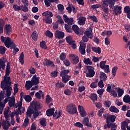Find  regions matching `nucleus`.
I'll list each match as a JSON object with an SVG mask.
<instances>
[{
  "label": "nucleus",
  "mask_w": 130,
  "mask_h": 130,
  "mask_svg": "<svg viewBox=\"0 0 130 130\" xmlns=\"http://www.w3.org/2000/svg\"><path fill=\"white\" fill-rule=\"evenodd\" d=\"M83 61L85 64H89L90 66H92V64H93V62L92 61H91V60H90V58H85Z\"/></svg>",
  "instance_id": "38"
},
{
  "label": "nucleus",
  "mask_w": 130,
  "mask_h": 130,
  "mask_svg": "<svg viewBox=\"0 0 130 130\" xmlns=\"http://www.w3.org/2000/svg\"><path fill=\"white\" fill-rule=\"evenodd\" d=\"M66 40L67 43H68V44H69V45H72V44H73V43H75V41L72 40V36H69L66 37Z\"/></svg>",
  "instance_id": "32"
},
{
  "label": "nucleus",
  "mask_w": 130,
  "mask_h": 130,
  "mask_svg": "<svg viewBox=\"0 0 130 130\" xmlns=\"http://www.w3.org/2000/svg\"><path fill=\"white\" fill-rule=\"evenodd\" d=\"M21 108H18V109H16V111L14 112L16 115L19 116V114H22V112L21 111Z\"/></svg>",
  "instance_id": "62"
},
{
  "label": "nucleus",
  "mask_w": 130,
  "mask_h": 130,
  "mask_svg": "<svg viewBox=\"0 0 130 130\" xmlns=\"http://www.w3.org/2000/svg\"><path fill=\"white\" fill-rule=\"evenodd\" d=\"M74 126H76L77 127H80L81 128H83L84 127V125L80 122H77L74 124Z\"/></svg>",
  "instance_id": "54"
},
{
  "label": "nucleus",
  "mask_w": 130,
  "mask_h": 130,
  "mask_svg": "<svg viewBox=\"0 0 130 130\" xmlns=\"http://www.w3.org/2000/svg\"><path fill=\"white\" fill-rule=\"evenodd\" d=\"M78 110L80 112V114L81 117H85L86 115H87V112L85 111V109L84 107L81 105L78 106Z\"/></svg>",
  "instance_id": "14"
},
{
  "label": "nucleus",
  "mask_w": 130,
  "mask_h": 130,
  "mask_svg": "<svg viewBox=\"0 0 130 130\" xmlns=\"http://www.w3.org/2000/svg\"><path fill=\"white\" fill-rule=\"evenodd\" d=\"M6 47L4 46H0V54H5L6 53Z\"/></svg>",
  "instance_id": "47"
},
{
  "label": "nucleus",
  "mask_w": 130,
  "mask_h": 130,
  "mask_svg": "<svg viewBox=\"0 0 130 130\" xmlns=\"http://www.w3.org/2000/svg\"><path fill=\"white\" fill-rule=\"evenodd\" d=\"M100 78L101 80L105 82L106 80H107V75H106V74L104 73V72H101Z\"/></svg>",
  "instance_id": "28"
},
{
  "label": "nucleus",
  "mask_w": 130,
  "mask_h": 130,
  "mask_svg": "<svg viewBox=\"0 0 130 130\" xmlns=\"http://www.w3.org/2000/svg\"><path fill=\"white\" fill-rule=\"evenodd\" d=\"M13 8L16 12H19V11H21V6H19L17 4L13 5Z\"/></svg>",
  "instance_id": "46"
},
{
  "label": "nucleus",
  "mask_w": 130,
  "mask_h": 130,
  "mask_svg": "<svg viewBox=\"0 0 130 130\" xmlns=\"http://www.w3.org/2000/svg\"><path fill=\"white\" fill-rule=\"evenodd\" d=\"M31 38L34 41H37V39H38V34H37V31L35 30L32 32Z\"/></svg>",
  "instance_id": "31"
},
{
  "label": "nucleus",
  "mask_w": 130,
  "mask_h": 130,
  "mask_svg": "<svg viewBox=\"0 0 130 130\" xmlns=\"http://www.w3.org/2000/svg\"><path fill=\"white\" fill-rule=\"evenodd\" d=\"M84 35H86L88 38L90 39H93V31H92V28L89 27L87 28L86 30L84 32Z\"/></svg>",
  "instance_id": "10"
},
{
  "label": "nucleus",
  "mask_w": 130,
  "mask_h": 130,
  "mask_svg": "<svg viewBox=\"0 0 130 130\" xmlns=\"http://www.w3.org/2000/svg\"><path fill=\"white\" fill-rule=\"evenodd\" d=\"M82 123L85 126L88 125V124L89 123V117H86L84 118L82 120Z\"/></svg>",
  "instance_id": "51"
},
{
  "label": "nucleus",
  "mask_w": 130,
  "mask_h": 130,
  "mask_svg": "<svg viewBox=\"0 0 130 130\" xmlns=\"http://www.w3.org/2000/svg\"><path fill=\"white\" fill-rule=\"evenodd\" d=\"M12 85L11 77L4 76L3 80L1 81V87L2 89H7Z\"/></svg>",
  "instance_id": "1"
},
{
  "label": "nucleus",
  "mask_w": 130,
  "mask_h": 130,
  "mask_svg": "<svg viewBox=\"0 0 130 130\" xmlns=\"http://www.w3.org/2000/svg\"><path fill=\"white\" fill-rule=\"evenodd\" d=\"M117 70H118V68H117V67L116 66H115L112 68V75L113 77H115V75H116V72H117Z\"/></svg>",
  "instance_id": "44"
},
{
  "label": "nucleus",
  "mask_w": 130,
  "mask_h": 130,
  "mask_svg": "<svg viewBox=\"0 0 130 130\" xmlns=\"http://www.w3.org/2000/svg\"><path fill=\"white\" fill-rule=\"evenodd\" d=\"M63 62L66 67H70V66H71V62H70V60H69L68 59L64 60Z\"/></svg>",
  "instance_id": "57"
},
{
  "label": "nucleus",
  "mask_w": 130,
  "mask_h": 130,
  "mask_svg": "<svg viewBox=\"0 0 130 130\" xmlns=\"http://www.w3.org/2000/svg\"><path fill=\"white\" fill-rule=\"evenodd\" d=\"M42 15L44 16V17H45V18H52V17H53V14H52V12L49 11L43 12L42 13Z\"/></svg>",
  "instance_id": "21"
},
{
  "label": "nucleus",
  "mask_w": 130,
  "mask_h": 130,
  "mask_svg": "<svg viewBox=\"0 0 130 130\" xmlns=\"http://www.w3.org/2000/svg\"><path fill=\"white\" fill-rule=\"evenodd\" d=\"M104 106L105 107H110V106L111 105V102L110 101H105L104 103Z\"/></svg>",
  "instance_id": "56"
},
{
  "label": "nucleus",
  "mask_w": 130,
  "mask_h": 130,
  "mask_svg": "<svg viewBox=\"0 0 130 130\" xmlns=\"http://www.w3.org/2000/svg\"><path fill=\"white\" fill-rule=\"evenodd\" d=\"M106 62H107V61H106V60L102 61L100 62V67L101 69L103 70V69H104V68H105V66H107V65H106Z\"/></svg>",
  "instance_id": "49"
},
{
  "label": "nucleus",
  "mask_w": 130,
  "mask_h": 130,
  "mask_svg": "<svg viewBox=\"0 0 130 130\" xmlns=\"http://www.w3.org/2000/svg\"><path fill=\"white\" fill-rule=\"evenodd\" d=\"M124 12L126 14V16L130 15V7L129 6H126L124 8Z\"/></svg>",
  "instance_id": "36"
},
{
  "label": "nucleus",
  "mask_w": 130,
  "mask_h": 130,
  "mask_svg": "<svg viewBox=\"0 0 130 130\" xmlns=\"http://www.w3.org/2000/svg\"><path fill=\"white\" fill-rule=\"evenodd\" d=\"M5 29L6 31V34H9L10 32H12V26L11 24H6L5 25Z\"/></svg>",
  "instance_id": "24"
},
{
  "label": "nucleus",
  "mask_w": 130,
  "mask_h": 130,
  "mask_svg": "<svg viewBox=\"0 0 130 130\" xmlns=\"http://www.w3.org/2000/svg\"><path fill=\"white\" fill-rule=\"evenodd\" d=\"M113 9V12H114L113 13V15H115V16H118V15H120L121 13H122V11H121V6H119L118 5L114 6L112 8H111Z\"/></svg>",
  "instance_id": "6"
},
{
  "label": "nucleus",
  "mask_w": 130,
  "mask_h": 130,
  "mask_svg": "<svg viewBox=\"0 0 130 130\" xmlns=\"http://www.w3.org/2000/svg\"><path fill=\"white\" fill-rule=\"evenodd\" d=\"M86 70L88 71L87 73L86 74V77L87 78H93L95 76V71H94V68L92 66H87Z\"/></svg>",
  "instance_id": "5"
},
{
  "label": "nucleus",
  "mask_w": 130,
  "mask_h": 130,
  "mask_svg": "<svg viewBox=\"0 0 130 130\" xmlns=\"http://www.w3.org/2000/svg\"><path fill=\"white\" fill-rule=\"evenodd\" d=\"M67 58V55L66 53L62 52L61 54L59 55V58L60 60H65L66 58Z\"/></svg>",
  "instance_id": "48"
},
{
  "label": "nucleus",
  "mask_w": 130,
  "mask_h": 130,
  "mask_svg": "<svg viewBox=\"0 0 130 130\" xmlns=\"http://www.w3.org/2000/svg\"><path fill=\"white\" fill-rule=\"evenodd\" d=\"M23 98L24 100H25L26 102H27L28 103L32 101V98L29 95L23 96Z\"/></svg>",
  "instance_id": "39"
},
{
  "label": "nucleus",
  "mask_w": 130,
  "mask_h": 130,
  "mask_svg": "<svg viewBox=\"0 0 130 130\" xmlns=\"http://www.w3.org/2000/svg\"><path fill=\"white\" fill-rule=\"evenodd\" d=\"M40 113H41V112L40 111H38V110H34V113L32 114H33V117L34 118H37V117H38V116H39V114H40Z\"/></svg>",
  "instance_id": "37"
},
{
  "label": "nucleus",
  "mask_w": 130,
  "mask_h": 130,
  "mask_svg": "<svg viewBox=\"0 0 130 130\" xmlns=\"http://www.w3.org/2000/svg\"><path fill=\"white\" fill-rule=\"evenodd\" d=\"M79 50L81 54L85 55V54L86 53V44L84 43H80V47Z\"/></svg>",
  "instance_id": "11"
},
{
  "label": "nucleus",
  "mask_w": 130,
  "mask_h": 130,
  "mask_svg": "<svg viewBox=\"0 0 130 130\" xmlns=\"http://www.w3.org/2000/svg\"><path fill=\"white\" fill-rule=\"evenodd\" d=\"M34 113V110L31 108H28L27 111L26 112V115L28 117H32V114Z\"/></svg>",
  "instance_id": "30"
},
{
  "label": "nucleus",
  "mask_w": 130,
  "mask_h": 130,
  "mask_svg": "<svg viewBox=\"0 0 130 130\" xmlns=\"http://www.w3.org/2000/svg\"><path fill=\"white\" fill-rule=\"evenodd\" d=\"M101 7L104 12L102 14V16L104 17L105 20L107 21V17H108V13H109V9L108 8V6H107V5L102 4Z\"/></svg>",
  "instance_id": "4"
},
{
  "label": "nucleus",
  "mask_w": 130,
  "mask_h": 130,
  "mask_svg": "<svg viewBox=\"0 0 130 130\" xmlns=\"http://www.w3.org/2000/svg\"><path fill=\"white\" fill-rule=\"evenodd\" d=\"M56 18L58 19L57 22L59 23V24H63V23H64V22H63V20H62V18H61V16L57 15Z\"/></svg>",
  "instance_id": "53"
},
{
  "label": "nucleus",
  "mask_w": 130,
  "mask_h": 130,
  "mask_svg": "<svg viewBox=\"0 0 130 130\" xmlns=\"http://www.w3.org/2000/svg\"><path fill=\"white\" fill-rule=\"evenodd\" d=\"M10 74H11V62H8L6 65V70L5 76L9 77Z\"/></svg>",
  "instance_id": "17"
},
{
  "label": "nucleus",
  "mask_w": 130,
  "mask_h": 130,
  "mask_svg": "<svg viewBox=\"0 0 130 130\" xmlns=\"http://www.w3.org/2000/svg\"><path fill=\"white\" fill-rule=\"evenodd\" d=\"M40 46L41 48H45V49H47V46H46V43L45 42V41L43 40L40 43Z\"/></svg>",
  "instance_id": "43"
},
{
  "label": "nucleus",
  "mask_w": 130,
  "mask_h": 130,
  "mask_svg": "<svg viewBox=\"0 0 130 130\" xmlns=\"http://www.w3.org/2000/svg\"><path fill=\"white\" fill-rule=\"evenodd\" d=\"M52 24L53 30H57L58 29V24H57V22H53Z\"/></svg>",
  "instance_id": "60"
},
{
  "label": "nucleus",
  "mask_w": 130,
  "mask_h": 130,
  "mask_svg": "<svg viewBox=\"0 0 130 130\" xmlns=\"http://www.w3.org/2000/svg\"><path fill=\"white\" fill-rule=\"evenodd\" d=\"M88 98H90L92 101H97L98 96L96 93H91Z\"/></svg>",
  "instance_id": "34"
},
{
  "label": "nucleus",
  "mask_w": 130,
  "mask_h": 130,
  "mask_svg": "<svg viewBox=\"0 0 130 130\" xmlns=\"http://www.w3.org/2000/svg\"><path fill=\"white\" fill-rule=\"evenodd\" d=\"M57 74H58V72L56 70L51 73V76L53 77V78H56L57 77Z\"/></svg>",
  "instance_id": "59"
},
{
  "label": "nucleus",
  "mask_w": 130,
  "mask_h": 130,
  "mask_svg": "<svg viewBox=\"0 0 130 130\" xmlns=\"http://www.w3.org/2000/svg\"><path fill=\"white\" fill-rule=\"evenodd\" d=\"M77 18L78 19V24L80 26H84L86 24V17L81 16V14H78L77 16Z\"/></svg>",
  "instance_id": "7"
},
{
  "label": "nucleus",
  "mask_w": 130,
  "mask_h": 130,
  "mask_svg": "<svg viewBox=\"0 0 130 130\" xmlns=\"http://www.w3.org/2000/svg\"><path fill=\"white\" fill-rule=\"evenodd\" d=\"M24 5L21 6L20 11H22V12H24L25 13L27 12H29V8H28V6H29V4L27 5V3H23Z\"/></svg>",
  "instance_id": "19"
},
{
  "label": "nucleus",
  "mask_w": 130,
  "mask_h": 130,
  "mask_svg": "<svg viewBox=\"0 0 130 130\" xmlns=\"http://www.w3.org/2000/svg\"><path fill=\"white\" fill-rule=\"evenodd\" d=\"M4 117L6 119L9 117V109H7V110H5L4 111Z\"/></svg>",
  "instance_id": "61"
},
{
  "label": "nucleus",
  "mask_w": 130,
  "mask_h": 130,
  "mask_svg": "<svg viewBox=\"0 0 130 130\" xmlns=\"http://www.w3.org/2000/svg\"><path fill=\"white\" fill-rule=\"evenodd\" d=\"M123 102L125 103H129L130 104V96L128 94H126L123 98Z\"/></svg>",
  "instance_id": "33"
},
{
  "label": "nucleus",
  "mask_w": 130,
  "mask_h": 130,
  "mask_svg": "<svg viewBox=\"0 0 130 130\" xmlns=\"http://www.w3.org/2000/svg\"><path fill=\"white\" fill-rule=\"evenodd\" d=\"M109 110L111 112H114V113H118L119 112V110L114 106H111L109 108Z\"/></svg>",
  "instance_id": "27"
},
{
  "label": "nucleus",
  "mask_w": 130,
  "mask_h": 130,
  "mask_svg": "<svg viewBox=\"0 0 130 130\" xmlns=\"http://www.w3.org/2000/svg\"><path fill=\"white\" fill-rule=\"evenodd\" d=\"M44 66L45 67H51L52 68H54V67H55L54 63H53L52 61L49 59L46 60V62L44 63Z\"/></svg>",
  "instance_id": "18"
},
{
  "label": "nucleus",
  "mask_w": 130,
  "mask_h": 130,
  "mask_svg": "<svg viewBox=\"0 0 130 130\" xmlns=\"http://www.w3.org/2000/svg\"><path fill=\"white\" fill-rule=\"evenodd\" d=\"M91 49L93 52H95V53H98V54H100L101 53V48L98 47H92Z\"/></svg>",
  "instance_id": "29"
},
{
  "label": "nucleus",
  "mask_w": 130,
  "mask_h": 130,
  "mask_svg": "<svg viewBox=\"0 0 130 130\" xmlns=\"http://www.w3.org/2000/svg\"><path fill=\"white\" fill-rule=\"evenodd\" d=\"M71 78L70 76L67 75V76L62 77V82L64 84H67L69 81H70V78Z\"/></svg>",
  "instance_id": "35"
},
{
  "label": "nucleus",
  "mask_w": 130,
  "mask_h": 130,
  "mask_svg": "<svg viewBox=\"0 0 130 130\" xmlns=\"http://www.w3.org/2000/svg\"><path fill=\"white\" fill-rule=\"evenodd\" d=\"M116 118V116L114 115H109L108 117L107 118V120H106V124H109V123H111L112 122H114L115 121V119Z\"/></svg>",
  "instance_id": "9"
},
{
  "label": "nucleus",
  "mask_w": 130,
  "mask_h": 130,
  "mask_svg": "<svg viewBox=\"0 0 130 130\" xmlns=\"http://www.w3.org/2000/svg\"><path fill=\"white\" fill-rule=\"evenodd\" d=\"M55 109L54 108H51L50 109H48L46 111V115L47 116H52L53 115V113H54Z\"/></svg>",
  "instance_id": "22"
},
{
  "label": "nucleus",
  "mask_w": 130,
  "mask_h": 130,
  "mask_svg": "<svg viewBox=\"0 0 130 130\" xmlns=\"http://www.w3.org/2000/svg\"><path fill=\"white\" fill-rule=\"evenodd\" d=\"M69 57L71 58V60L73 64H77L79 63V57L75 54H71L69 55Z\"/></svg>",
  "instance_id": "8"
},
{
  "label": "nucleus",
  "mask_w": 130,
  "mask_h": 130,
  "mask_svg": "<svg viewBox=\"0 0 130 130\" xmlns=\"http://www.w3.org/2000/svg\"><path fill=\"white\" fill-rule=\"evenodd\" d=\"M104 129H107V128H115L117 127V124H116V123H110L107 125V124H106L104 126Z\"/></svg>",
  "instance_id": "16"
},
{
  "label": "nucleus",
  "mask_w": 130,
  "mask_h": 130,
  "mask_svg": "<svg viewBox=\"0 0 130 130\" xmlns=\"http://www.w3.org/2000/svg\"><path fill=\"white\" fill-rule=\"evenodd\" d=\"M64 93L65 95H67L68 96H70L71 94H72V92L69 89H67L64 91Z\"/></svg>",
  "instance_id": "64"
},
{
  "label": "nucleus",
  "mask_w": 130,
  "mask_h": 130,
  "mask_svg": "<svg viewBox=\"0 0 130 130\" xmlns=\"http://www.w3.org/2000/svg\"><path fill=\"white\" fill-rule=\"evenodd\" d=\"M5 45L7 48H10L11 49H13L14 51H15V52H19V49L18 48H17V46H16V44L11 41V38L10 37H7L6 40L5 42Z\"/></svg>",
  "instance_id": "2"
},
{
  "label": "nucleus",
  "mask_w": 130,
  "mask_h": 130,
  "mask_svg": "<svg viewBox=\"0 0 130 130\" xmlns=\"http://www.w3.org/2000/svg\"><path fill=\"white\" fill-rule=\"evenodd\" d=\"M34 106H35V108L34 110H38V109L40 110L42 108V106L41 105V104H40V102H34Z\"/></svg>",
  "instance_id": "23"
},
{
  "label": "nucleus",
  "mask_w": 130,
  "mask_h": 130,
  "mask_svg": "<svg viewBox=\"0 0 130 130\" xmlns=\"http://www.w3.org/2000/svg\"><path fill=\"white\" fill-rule=\"evenodd\" d=\"M39 80H40V77H37V75H36V74L34 75L31 80L32 83L34 84V86H36L38 85L39 83H40V82L39 81Z\"/></svg>",
  "instance_id": "13"
},
{
  "label": "nucleus",
  "mask_w": 130,
  "mask_h": 130,
  "mask_svg": "<svg viewBox=\"0 0 130 130\" xmlns=\"http://www.w3.org/2000/svg\"><path fill=\"white\" fill-rule=\"evenodd\" d=\"M19 61L21 64H24V53L21 52L19 56Z\"/></svg>",
  "instance_id": "41"
},
{
  "label": "nucleus",
  "mask_w": 130,
  "mask_h": 130,
  "mask_svg": "<svg viewBox=\"0 0 130 130\" xmlns=\"http://www.w3.org/2000/svg\"><path fill=\"white\" fill-rule=\"evenodd\" d=\"M8 105L10 107H14V105H15V99L11 100V101H9Z\"/></svg>",
  "instance_id": "55"
},
{
  "label": "nucleus",
  "mask_w": 130,
  "mask_h": 130,
  "mask_svg": "<svg viewBox=\"0 0 130 130\" xmlns=\"http://www.w3.org/2000/svg\"><path fill=\"white\" fill-rule=\"evenodd\" d=\"M6 62H7V59L3 56L0 58V69L5 70L6 68Z\"/></svg>",
  "instance_id": "15"
},
{
  "label": "nucleus",
  "mask_w": 130,
  "mask_h": 130,
  "mask_svg": "<svg viewBox=\"0 0 130 130\" xmlns=\"http://www.w3.org/2000/svg\"><path fill=\"white\" fill-rule=\"evenodd\" d=\"M117 93L118 97H121L123 95V93H124V90H123V89L118 88L117 89Z\"/></svg>",
  "instance_id": "45"
},
{
  "label": "nucleus",
  "mask_w": 130,
  "mask_h": 130,
  "mask_svg": "<svg viewBox=\"0 0 130 130\" xmlns=\"http://www.w3.org/2000/svg\"><path fill=\"white\" fill-rule=\"evenodd\" d=\"M4 90H6V92L5 95L7 96V97H9L10 98V96H11L12 92L10 89H9V87H7V88H3Z\"/></svg>",
  "instance_id": "50"
},
{
  "label": "nucleus",
  "mask_w": 130,
  "mask_h": 130,
  "mask_svg": "<svg viewBox=\"0 0 130 130\" xmlns=\"http://www.w3.org/2000/svg\"><path fill=\"white\" fill-rule=\"evenodd\" d=\"M98 86L100 88H104V83L103 80H100L98 83Z\"/></svg>",
  "instance_id": "63"
},
{
  "label": "nucleus",
  "mask_w": 130,
  "mask_h": 130,
  "mask_svg": "<svg viewBox=\"0 0 130 130\" xmlns=\"http://www.w3.org/2000/svg\"><path fill=\"white\" fill-rule=\"evenodd\" d=\"M70 71L69 70H63L60 72V77H67L69 74Z\"/></svg>",
  "instance_id": "25"
},
{
  "label": "nucleus",
  "mask_w": 130,
  "mask_h": 130,
  "mask_svg": "<svg viewBox=\"0 0 130 130\" xmlns=\"http://www.w3.org/2000/svg\"><path fill=\"white\" fill-rule=\"evenodd\" d=\"M72 30L75 32L77 35H79L80 34V31H79V26H78L76 24H74L72 27Z\"/></svg>",
  "instance_id": "26"
},
{
  "label": "nucleus",
  "mask_w": 130,
  "mask_h": 130,
  "mask_svg": "<svg viewBox=\"0 0 130 130\" xmlns=\"http://www.w3.org/2000/svg\"><path fill=\"white\" fill-rule=\"evenodd\" d=\"M55 37L57 39H62L64 37V32L58 30L55 32Z\"/></svg>",
  "instance_id": "12"
},
{
  "label": "nucleus",
  "mask_w": 130,
  "mask_h": 130,
  "mask_svg": "<svg viewBox=\"0 0 130 130\" xmlns=\"http://www.w3.org/2000/svg\"><path fill=\"white\" fill-rule=\"evenodd\" d=\"M28 72H29L30 74H31V75H34V74L36 73V70L34 68L31 67L28 70Z\"/></svg>",
  "instance_id": "58"
},
{
  "label": "nucleus",
  "mask_w": 130,
  "mask_h": 130,
  "mask_svg": "<svg viewBox=\"0 0 130 130\" xmlns=\"http://www.w3.org/2000/svg\"><path fill=\"white\" fill-rule=\"evenodd\" d=\"M32 86H34V84L32 83L31 81L28 80L26 81L25 87L26 90H30Z\"/></svg>",
  "instance_id": "20"
},
{
  "label": "nucleus",
  "mask_w": 130,
  "mask_h": 130,
  "mask_svg": "<svg viewBox=\"0 0 130 130\" xmlns=\"http://www.w3.org/2000/svg\"><path fill=\"white\" fill-rule=\"evenodd\" d=\"M40 123L42 126H46V119L45 118H43L40 120Z\"/></svg>",
  "instance_id": "52"
},
{
  "label": "nucleus",
  "mask_w": 130,
  "mask_h": 130,
  "mask_svg": "<svg viewBox=\"0 0 130 130\" xmlns=\"http://www.w3.org/2000/svg\"><path fill=\"white\" fill-rule=\"evenodd\" d=\"M66 110L68 113L74 115V114H77L79 115V113H78V109H77V106L75 104H70L66 107Z\"/></svg>",
  "instance_id": "3"
},
{
  "label": "nucleus",
  "mask_w": 130,
  "mask_h": 130,
  "mask_svg": "<svg viewBox=\"0 0 130 130\" xmlns=\"http://www.w3.org/2000/svg\"><path fill=\"white\" fill-rule=\"evenodd\" d=\"M71 25L69 24H66L64 25V28L65 30L67 31V32H68L69 33H72V28H71Z\"/></svg>",
  "instance_id": "40"
},
{
  "label": "nucleus",
  "mask_w": 130,
  "mask_h": 130,
  "mask_svg": "<svg viewBox=\"0 0 130 130\" xmlns=\"http://www.w3.org/2000/svg\"><path fill=\"white\" fill-rule=\"evenodd\" d=\"M45 35L47 36V37L49 38H52V37H53V34H52L51 31L49 30H47L46 32H45Z\"/></svg>",
  "instance_id": "42"
}]
</instances>
